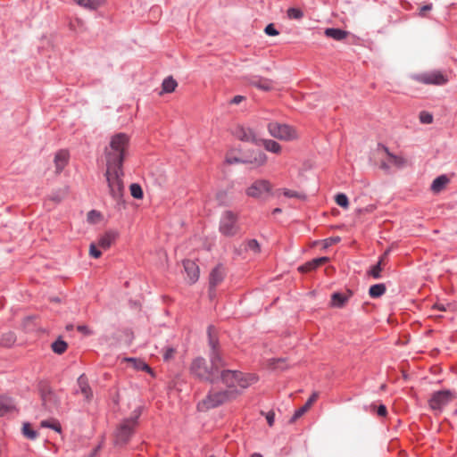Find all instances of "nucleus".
<instances>
[{
    "mask_svg": "<svg viewBox=\"0 0 457 457\" xmlns=\"http://www.w3.org/2000/svg\"><path fill=\"white\" fill-rule=\"evenodd\" d=\"M130 137L124 132H119L111 137L109 145L104 149L106 161L105 177L110 189V195L118 204L122 199L123 162L128 154Z\"/></svg>",
    "mask_w": 457,
    "mask_h": 457,
    "instance_id": "obj_1",
    "label": "nucleus"
},
{
    "mask_svg": "<svg viewBox=\"0 0 457 457\" xmlns=\"http://www.w3.org/2000/svg\"><path fill=\"white\" fill-rule=\"evenodd\" d=\"M226 365V362H211L209 366L204 357L198 356L193 359L189 371L193 377L201 381L215 384L219 381V370Z\"/></svg>",
    "mask_w": 457,
    "mask_h": 457,
    "instance_id": "obj_2",
    "label": "nucleus"
},
{
    "mask_svg": "<svg viewBox=\"0 0 457 457\" xmlns=\"http://www.w3.org/2000/svg\"><path fill=\"white\" fill-rule=\"evenodd\" d=\"M237 392L231 390L210 391L207 395L198 403L199 410L214 409L228 401L235 399Z\"/></svg>",
    "mask_w": 457,
    "mask_h": 457,
    "instance_id": "obj_3",
    "label": "nucleus"
},
{
    "mask_svg": "<svg viewBox=\"0 0 457 457\" xmlns=\"http://www.w3.org/2000/svg\"><path fill=\"white\" fill-rule=\"evenodd\" d=\"M219 231L225 237H234L240 232L238 216L230 210L224 211L220 218Z\"/></svg>",
    "mask_w": 457,
    "mask_h": 457,
    "instance_id": "obj_4",
    "label": "nucleus"
},
{
    "mask_svg": "<svg viewBox=\"0 0 457 457\" xmlns=\"http://www.w3.org/2000/svg\"><path fill=\"white\" fill-rule=\"evenodd\" d=\"M267 129L271 137L279 140L291 141L297 137L295 129L286 123L271 121L268 123Z\"/></svg>",
    "mask_w": 457,
    "mask_h": 457,
    "instance_id": "obj_5",
    "label": "nucleus"
},
{
    "mask_svg": "<svg viewBox=\"0 0 457 457\" xmlns=\"http://www.w3.org/2000/svg\"><path fill=\"white\" fill-rule=\"evenodd\" d=\"M245 195L258 200H266L272 195V186L267 179H256L245 189Z\"/></svg>",
    "mask_w": 457,
    "mask_h": 457,
    "instance_id": "obj_6",
    "label": "nucleus"
},
{
    "mask_svg": "<svg viewBox=\"0 0 457 457\" xmlns=\"http://www.w3.org/2000/svg\"><path fill=\"white\" fill-rule=\"evenodd\" d=\"M207 337H208V346L210 348L209 351V359L211 362H226L220 353V345L218 337V332L216 328L213 325H209L207 328Z\"/></svg>",
    "mask_w": 457,
    "mask_h": 457,
    "instance_id": "obj_7",
    "label": "nucleus"
},
{
    "mask_svg": "<svg viewBox=\"0 0 457 457\" xmlns=\"http://www.w3.org/2000/svg\"><path fill=\"white\" fill-rule=\"evenodd\" d=\"M454 398V393L449 389H443L434 392L429 400V408L436 412L441 413L444 408L449 404Z\"/></svg>",
    "mask_w": 457,
    "mask_h": 457,
    "instance_id": "obj_8",
    "label": "nucleus"
},
{
    "mask_svg": "<svg viewBox=\"0 0 457 457\" xmlns=\"http://www.w3.org/2000/svg\"><path fill=\"white\" fill-rule=\"evenodd\" d=\"M135 428L136 427L128 423V420H122L115 431V445L125 446L133 436Z\"/></svg>",
    "mask_w": 457,
    "mask_h": 457,
    "instance_id": "obj_9",
    "label": "nucleus"
},
{
    "mask_svg": "<svg viewBox=\"0 0 457 457\" xmlns=\"http://www.w3.org/2000/svg\"><path fill=\"white\" fill-rule=\"evenodd\" d=\"M232 134L236 138L243 142L252 143L256 145L260 143V137L256 135L254 130L244 125H237L232 130Z\"/></svg>",
    "mask_w": 457,
    "mask_h": 457,
    "instance_id": "obj_10",
    "label": "nucleus"
},
{
    "mask_svg": "<svg viewBox=\"0 0 457 457\" xmlns=\"http://www.w3.org/2000/svg\"><path fill=\"white\" fill-rule=\"evenodd\" d=\"M237 373L238 370H219V380L226 386L227 388L225 390H235L237 396L241 394V390L237 388Z\"/></svg>",
    "mask_w": 457,
    "mask_h": 457,
    "instance_id": "obj_11",
    "label": "nucleus"
},
{
    "mask_svg": "<svg viewBox=\"0 0 457 457\" xmlns=\"http://www.w3.org/2000/svg\"><path fill=\"white\" fill-rule=\"evenodd\" d=\"M413 79L426 85H445L447 79L440 71L425 72L413 75Z\"/></svg>",
    "mask_w": 457,
    "mask_h": 457,
    "instance_id": "obj_12",
    "label": "nucleus"
},
{
    "mask_svg": "<svg viewBox=\"0 0 457 457\" xmlns=\"http://www.w3.org/2000/svg\"><path fill=\"white\" fill-rule=\"evenodd\" d=\"M226 276L225 268L221 263L217 264L209 275V294H215L216 287L224 280Z\"/></svg>",
    "mask_w": 457,
    "mask_h": 457,
    "instance_id": "obj_13",
    "label": "nucleus"
},
{
    "mask_svg": "<svg viewBox=\"0 0 457 457\" xmlns=\"http://www.w3.org/2000/svg\"><path fill=\"white\" fill-rule=\"evenodd\" d=\"M244 159L250 161L251 162H245V164H251L255 168L263 166L268 160L267 154L259 150L249 151L247 154L244 155Z\"/></svg>",
    "mask_w": 457,
    "mask_h": 457,
    "instance_id": "obj_14",
    "label": "nucleus"
},
{
    "mask_svg": "<svg viewBox=\"0 0 457 457\" xmlns=\"http://www.w3.org/2000/svg\"><path fill=\"white\" fill-rule=\"evenodd\" d=\"M183 267L187 274L188 283L195 284L200 276V270L195 262L192 260H184Z\"/></svg>",
    "mask_w": 457,
    "mask_h": 457,
    "instance_id": "obj_15",
    "label": "nucleus"
},
{
    "mask_svg": "<svg viewBox=\"0 0 457 457\" xmlns=\"http://www.w3.org/2000/svg\"><path fill=\"white\" fill-rule=\"evenodd\" d=\"M77 384L79 389L76 390V394H82L87 402H90L93 398V391L88 384V379L85 374H81L78 379Z\"/></svg>",
    "mask_w": 457,
    "mask_h": 457,
    "instance_id": "obj_16",
    "label": "nucleus"
},
{
    "mask_svg": "<svg viewBox=\"0 0 457 457\" xmlns=\"http://www.w3.org/2000/svg\"><path fill=\"white\" fill-rule=\"evenodd\" d=\"M328 261H329V258L327 256L313 258L312 260L308 261L305 263H303V265L299 266L298 270L303 273L310 272V271L316 270L318 267L325 264Z\"/></svg>",
    "mask_w": 457,
    "mask_h": 457,
    "instance_id": "obj_17",
    "label": "nucleus"
},
{
    "mask_svg": "<svg viewBox=\"0 0 457 457\" xmlns=\"http://www.w3.org/2000/svg\"><path fill=\"white\" fill-rule=\"evenodd\" d=\"M70 154L67 150L61 149L59 150L54 159V162L55 165V172L60 174L65 168V166L69 162Z\"/></svg>",
    "mask_w": 457,
    "mask_h": 457,
    "instance_id": "obj_18",
    "label": "nucleus"
},
{
    "mask_svg": "<svg viewBox=\"0 0 457 457\" xmlns=\"http://www.w3.org/2000/svg\"><path fill=\"white\" fill-rule=\"evenodd\" d=\"M258 381V376L253 373H243L238 371L237 373V387L242 389H246L253 384Z\"/></svg>",
    "mask_w": 457,
    "mask_h": 457,
    "instance_id": "obj_19",
    "label": "nucleus"
},
{
    "mask_svg": "<svg viewBox=\"0 0 457 457\" xmlns=\"http://www.w3.org/2000/svg\"><path fill=\"white\" fill-rule=\"evenodd\" d=\"M352 295L353 292L351 290L347 291V295L340 292H334L331 295V305L336 308H342Z\"/></svg>",
    "mask_w": 457,
    "mask_h": 457,
    "instance_id": "obj_20",
    "label": "nucleus"
},
{
    "mask_svg": "<svg viewBox=\"0 0 457 457\" xmlns=\"http://www.w3.org/2000/svg\"><path fill=\"white\" fill-rule=\"evenodd\" d=\"M317 398H318V393L317 392L312 393V395L306 401V403L302 407H300L299 409L295 411L293 416L290 419V422H294L297 419L302 417L309 410L311 405L314 403V401H316Z\"/></svg>",
    "mask_w": 457,
    "mask_h": 457,
    "instance_id": "obj_21",
    "label": "nucleus"
},
{
    "mask_svg": "<svg viewBox=\"0 0 457 457\" xmlns=\"http://www.w3.org/2000/svg\"><path fill=\"white\" fill-rule=\"evenodd\" d=\"M118 233L114 230L106 231L104 235L100 236L97 241V245L106 250L108 249L112 244L115 241Z\"/></svg>",
    "mask_w": 457,
    "mask_h": 457,
    "instance_id": "obj_22",
    "label": "nucleus"
},
{
    "mask_svg": "<svg viewBox=\"0 0 457 457\" xmlns=\"http://www.w3.org/2000/svg\"><path fill=\"white\" fill-rule=\"evenodd\" d=\"M250 84L263 91H270L273 88L272 81L269 79H264L262 77L252 78Z\"/></svg>",
    "mask_w": 457,
    "mask_h": 457,
    "instance_id": "obj_23",
    "label": "nucleus"
},
{
    "mask_svg": "<svg viewBox=\"0 0 457 457\" xmlns=\"http://www.w3.org/2000/svg\"><path fill=\"white\" fill-rule=\"evenodd\" d=\"M17 340L16 334L13 331H6L0 336V346L4 348L12 347Z\"/></svg>",
    "mask_w": 457,
    "mask_h": 457,
    "instance_id": "obj_24",
    "label": "nucleus"
},
{
    "mask_svg": "<svg viewBox=\"0 0 457 457\" xmlns=\"http://www.w3.org/2000/svg\"><path fill=\"white\" fill-rule=\"evenodd\" d=\"M256 145H262L266 151L273 154H279L281 152V145L272 139H264L260 137V143L256 144Z\"/></svg>",
    "mask_w": 457,
    "mask_h": 457,
    "instance_id": "obj_25",
    "label": "nucleus"
},
{
    "mask_svg": "<svg viewBox=\"0 0 457 457\" xmlns=\"http://www.w3.org/2000/svg\"><path fill=\"white\" fill-rule=\"evenodd\" d=\"M15 409L13 400L10 397L0 396V417H3Z\"/></svg>",
    "mask_w": 457,
    "mask_h": 457,
    "instance_id": "obj_26",
    "label": "nucleus"
},
{
    "mask_svg": "<svg viewBox=\"0 0 457 457\" xmlns=\"http://www.w3.org/2000/svg\"><path fill=\"white\" fill-rule=\"evenodd\" d=\"M325 36L337 41H341L347 37L348 32L339 28H328L325 29Z\"/></svg>",
    "mask_w": 457,
    "mask_h": 457,
    "instance_id": "obj_27",
    "label": "nucleus"
},
{
    "mask_svg": "<svg viewBox=\"0 0 457 457\" xmlns=\"http://www.w3.org/2000/svg\"><path fill=\"white\" fill-rule=\"evenodd\" d=\"M449 182V179L446 175L443 174L437 176L431 184V190L435 193H438L445 188Z\"/></svg>",
    "mask_w": 457,
    "mask_h": 457,
    "instance_id": "obj_28",
    "label": "nucleus"
},
{
    "mask_svg": "<svg viewBox=\"0 0 457 457\" xmlns=\"http://www.w3.org/2000/svg\"><path fill=\"white\" fill-rule=\"evenodd\" d=\"M386 291V287L384 283L374 284L369 288V295L373 298H379L382 296Z\"/></svg>",
    "mask_w": 457,
    "mask_h": 457,
    "instance_id": "obj_29",
    "label": "nucleus"
},
{
    "mask_svg": "<svg viewBox=\"0 0 457 457\" xmlns=\"http://www.w3.org/2000/svg\"><path fill=\"white\" fill-rule=\"evenodd\" d=\"M384 265L382 264V258H378L376 264L370 267L367 270V275L370 276L374 279H379L382 278L381 272Z\"/></svg>",
    "mask_w": 457,
    "mask_h": 457,
    "instance_id": "obj_30",
    "label": "nucleus"
},
{
    "mask_svg": "<svg viewBox=\"0 0 457 457\" xmlns=\"http://www.w3.org/2000/svg\"><path fill=\"white\" fill-rule=\"evenodd\" d=\"M74 2L89 11H95L101 5V0H74Z\"/></svg>",
    "mask_w": 457,
    "mask_h": 457,
    "instance_id": "obj_31",
    "label": "nucleus"
},
{
    "mask_svg": "<svg viewBox=\"0 0 457 457\" xmlns=\"http://www.w3.org/2000/svg\"><path fill=\"white\" fill-rule=\"evenodd\" d=\"M178 86L177 81L169 76L165 78L162 83V88L163 93H172Z\"/></svg>",
    "mask_w": 457,
    "mask_h": 457,
    "instance_id": "obj_32",
    "label": "nucleus"
},
{
    "mask_svg": "<svg viewBox=\"0 0 457 457\" xmlns=\"http://www.w3.org/2000/svg\"><path fill=\"white\" fill-rule=\"evenodd\" d=\"M22 435L30 440H35L38 436V432L32 428L29 422H25L22 426Z\"/></svg>",
    "mask_w": 457,
    "mask_h": 457,
    "instance_id": "obj_33",
    "label": "nucleus"
},
{
    "mask_svg": "<svg viewBox=\"0 0 457 457\" xmlns=\"http://www.w3.org/2000/svg\"><path fill=\"white\" fill-rule=\"evenodd\" d=\"M68 347L67 343L62 340L61 337H58L54 342L52 344V350L54 353L57 354L63 353Z\"/></svg>",
    "mask_w": 457,
    "mask_h": 457,
    "instance_id": "obj_34",
    "label": "nucleus"
},
{
    "mask_svg": "<svg viewBox=\"0 0 457 457\" xmlns=\"http://www.w3.org/2000/svg\"><path fill=\"white\" fill-rule=\"evenodd\" d=\"M130 195L135 199H142L144 196L142 187L137 183H132L129 187Z\"/></svg>",
    "mask_w": 457,
    "mask_h": 457,
    "instance_id": "obj_35",
    "label": "nucleus"
},
{
    "mask_svg": "<svg viewBox=\"0 0 457 457\" xmlns=\"http://www.w3.org/2000/svg\"><path fill=\"white\" fill-rule=\"evenodd\" d=\"M287 17L290 20H301L303 17V12L300 8L290 7L287 11Z\"/></svg>",
    "mask_w": 457,
    "mask_h": 457,
    "instance_id": "obj_36",
    "label": "nucleus"
},
{
    "mask_svg": "<svg viewBox=\"0 0 457 457\" xmlns=\"http://www.w3.org/2000/svg\"><path fill=\"white\" fill-rule=\"evenodd\" d=\"M335 201L337 205H339L342 208H348L349 206V200L347 195L345 193H338L335 195Z\"/></svg>",
    "mask_w": 457,
    "mask_h": 457,
    "instance_id": "obj_37",
    "label": "nucleus"
},
{
    "mask_svg": "<svg viewBox=\"0 0 457 457\" xmlns=\"http://www.w3.org/2000/svg\"><path fill=\"white\" fill-rule=\"evenodd\" d=\"M141 413H142L141 408L138 407L134 410V411L132 412V415L129 418L124 419L123 420H128V423L136 427L137 425L138 419H139Z\"/></svg>",
    "mask_w": 457,
    "mask_h": 457,
    "instance_id": "obj_38",
    "label": "nucleus"
},
{
    "mask_svg": "<svg viewBox=\"0 0 457 457\" xmlns=\"http://www.w3.org/2000/svg\"><path fill=\"white\" fill-rule=\"evenodd\" d=\"M419 117H420V121L422 124H430L433 122V115L428 112H425V111L420 112Z\"/></svg>",
    "mask_w": 457,
    "mask_h": 457,
    "instance_id": "obj_39",
    "label": "nucleus"
},
{
    "mask_svg": "<svg viewBox=\"0 0 457 457\" xmlns=\"http://www.w3.org/2000/svg\"><path fill=\"white\" fill-rule=\"evenodd\" d=\"M370 408L374 411L376 410V412L379 417H386L387 415V408L384 403H380L378 406L372 403Z\"/></svg>",
    "mask_w": 457,
    "mask_h": 457,
    "instance_id": "obj_40",
    "label": "nucleus"
},
{
    "mask_svg": "<svg viewBox=\"0 0 457 457\" xmlns=\"http://www.w3.org/2000/svg\"><path fill=\"white\" fill-rule=\"evenodd\" d=\"M41 427L51 428L58 433H60L62 431V428L59 423H57V422L52 423L51 421L46 420L41 421Z\"/></svg>",
    "mask_w": 457,
    "mask_h": 457,
    "instance_id": "obj_41",
    "label": "nucleus"
},
{
    "mask_svg": "<svg viewBox=\"0 0 457 457\" xmlns=\"http://www.w3.org/2000/svg\"><path fill=\"white\" fill-rule=\"evenodd\" d=\"M246 249L253 253H259L261 251V246L256 239H250L247 241Z\"/></svg>",
    "mask_w": 457,
    "mask_h": 457,
    "instance_id": "obj_42",
    "label": "nucleus"
},
{
    "mask_svg": "<svg viewBox=\"0 0 457 457\" xmlns=\"http://www.w3.org/2000/svg\"><path fill=\"white\" fill-rule=\"evenodd\" d=\"M390 162L396 167L401 168L404 165L405 160L395 154H390Z\"/></svg>",
    "mask_w": 457,
    "mask_h": 457,
    "instance_id": "obj_43",
    "label": "nucleus"
},
{
    "mask_svg": "<svg viewBox=\"0 0 457 457\" xmlns=\"http://www.w3.org/2000/svg\"><path fill=\"white\" fill-rule=\"evenodd\" d=\"M226 162L231 165V164H237V163L245 164V162H251L244 159V156H242V157L233 156V157H227Z\"/></svg>",
    "mask_w": 457,
    "mask_h": 457,
    "instance_id": "obj_44",
    "label": "nucleus"
},
{
    "mask_svg": "<svg viewBox=\"0 0 457 457\" xmlns=\"http://www.w3.org/2000/svg\"><path fill=\"white\" fill-rule=\"evenodd\" d=\"M264 32L266 35L270 37H275L279 34L278 30L276 29L273 23L268 24L264 29Z\"/></svg>",
    "mask_w": 457,
    "mask_h": 457,
    "instance_id": "obj_45",
    "label": "nucleus"
},
{
    "mask_svg": "<svg viewBox=\"0 0 457 457\" xmlns=\"http://www.w3.org/2000/svg\"><path fill=\"white\" fill-rule=\"evenodd\" d=\"M89 254L91 257L97 259L102 255V252L96 246L95 244H91L89 247Z\"/></svg>",
    "mask_w": 457,
    "mask_h": 457,
    "instance_id": "obj_46",
    "label": "nucleus"
},
{
    "mask_svg": "<svg viewBox=\"0 0 457 457\" xmlns=\"http://www.w3.org/2000/svg\"><path fill=\"white\" fill-rule=\"evenodd\" d=\"M175 353V349L173 347H165L164 351H163V354H162V357H163V360L164 361H169L170 359H171L173 357V354Z\"/></svg>",
    "mask_w": 457,
    "mask_h": 457,
    "instance_id": "obj_47",
    "label": "nucleus"
},
{
    "mask_svg": "<svg viewBox=\"0 0 457 457\" xmlns=\"http://www.w3.org/2000/svg\"><path fill=\"white\" fill-rule=\"evenodd\" d=\"M285 360L282 359V358H278V359H272L271 360V365L273 366L274 369H281V370H284V366L280 365L282 363H284Z\"/></svg>",
    "mask_w": 457,
    "mask_h": 457,
    "instance_id": "obj_48",
    "label": "nucleus"
},
{
    "mask_svg": "<svg viewBox=\"0 0 457 457\" xmlns=\"http://www.w3.org/2000/svg\"><path fill=\"white\" fill-rule=\"evenodd\" d=\"M267 423L270 427H272L275 422V413L273 411H270L266 413Z\"/></svg>",
    "mask_w": 457,
    "mask_h": 457,
    "instance_id": "obj_49",
    "label": "nucleus"
},
{
    "mask_svg": "<svg viewBox=\"0 0 457 457\" xmlns=\"http://www.w3.org/2000/svg\"><path fill=\"white\" fill-rule=\"evenodd\" d=\"M283 194L285 196L289 197V198L299 197V194L296 191H293V190L287 189V188L284 189Z\"/></svg>",
    "mask_w": 457,
    "mask_h": 457,
    "instance_id": "obj_50",
    "label": "nucleus"
},
{
    "mask_svg": "<svg viewBox=\"0 0 457 457\" xmlns=\"http://www.w3.org/2000/svg\"><path fill=\"white\" fill-rule=\"evenodd\" d=\"M245 99V96H240V95H237V96H235L230 101L229 103L231 104H240L243 100Z\"/></svg>",
    "mask_w": 457,
    "mask_h": 457,
    "instance_id": "obj_51",
    "label": "nucleus"
},
{
    "mask_svg": "<svg viewBox=\"0 0 457 457\" xmlns=\"http://www.w3.org/2000/svg\"><path fill=\"white\" fill-rule=\"evenodd\" d=\"M77 329H78V331H79V332H81V333H83V334H85V335H89V334H91L90 329H89V328H88V327H87V326H86V325H79V326L77 327Z\"/></svg>",
    "mask_w": 457,
    "mask_h": 457,
    "instance_id": "obj_52",
    "label": "nucleus"
},
{
    "mask_svg": "<svg viewBox=\"0 0 457 457\" xmlns=\"http://www.w3.org/2000/svg\"><path fill=\"white\" fill-rule=\"evenodd\" d=\"M95 216L96 217H100V212L96 211V210H91L90 212H88L87 213V220L89 221H93Z\"/></svg>",
    "mask_w": 457,
    "mask_h": 457,
    "instance_id": "obj_53",
    "label": "nucleus"
},
{
    "mask_svg": "<svg viewBox=\"0 0 457 457\" xmlns=\"http://www.w3.org/2000/svg\"><path fill=\"white\" fill-rule=\"evenodd\" d=\"M432 4H428L423 5L420 10V15L423 16L425 12L430 11L432 9Z\"/></svg>",
    "mask_w": 457,
    "mask_h": 457,
    "instance_id": "obj_54",
    "label": "nucleus"
},
{
    "mask_svg": "<svg viewBox=\"0 0 457 457\" xmlns=\"http://www.w3.org/2000/svg\"><path fill=\"white\" fill-rule=\"evenodd\" d=\"M138 368H139L140 370H142L146 371L147 373H152V372H153V370H152L151 367H150L148 364H146L145 362H142V363H141V366H140V367H138Z\"/></svg>",
    "mask_w": 457,
    "mask_h": 457,
    "instance_id": "obj_55",
    "label": "nucleus"
},
{
    "mask_svg": "<svg viewBox=\"0 0 457 457\" xmlns=\"http://www.w3.org/2000/svg\"><path fill=\"white\" fill-rule=\"evenodd\" d=\"M102 448V444H99L98 445H96L93 450L92 452L88 454L89 456L91 457H96V455L97 454V453L99 452V450Z\"/></svg>",
    "mask_w": 457,
    "mask_h": 457,
    "instance_id": "obj_56",
    "label": "nucleus"
},
{
    "mask_svg": "<svg viewBox=\"0 0 457 457\" xmlns=\"http://www.w3.org/2000/svg\"><path fill=\"white\" fill-rule=\"evenodd\" d=\"M340 240H341V238L339 237H330V238H328L326 240L328 242L326 245H328L333 244V243H337Z\"/></svg>",
    "mask_w": 457,
    "mask_h": 457,
    "instance_id": "obj_57",
    "label": "nucleus"
},
{
    "mask_svg": "<svg viewBox=\"0 0 457 457\" xmlns=\"http://www.w3.org/2000/svg\"><path fill=\"white\" fill-rule=\"evenodd\" d=\"M391 252L390 248H387L380 256L379 258H382V264L384 265L385 259L389 255Z\"/></svg>",
    "mask_w": 457,
    "mask_h": 457,
    "instance_id": "obj_58",
    "label": "nucleus"
},
{
    "mask_svg": "<svg viewBox=\"0 0 457 457\" xmlns=\"http://www.w3.org/2000/svg\"><path fill=\"white\" fill-rule=\"evenodd\" d=\"M50 198H51V200H53L54 202H56V203H59L62 200V196H60L58 194H54V193L52 194Z\"/></svg>",
    "mask_w": 457,
    "mask_h": 457,
    "instance_id": "obj_59",
    "label": "nucleus"
},
{
    "mask_svg": "<svg viewBox=\"0 0 457 457\" xmlns=\"http://www.w3.org/2000/svg\"><path fill=\"white\" fill-rule=\"evenodd\" d=\"M378 146L381 147L385 153L387 154V156L390 158V154H394L393 153H391L388 149L387 146L384 145H381V144H378Z\"/></svg>",
    "mask_w": 457,
    "mask_h": 457,
    "instance_id": "obj_60",
    "label": "nucleus"
},
{
    "mask_svg": "<svg viewBox=\"0 0 457 457\" xmlns=\"http://www.w3.org/2000/svg\"><path fill=\"white\" fill-rule=\"evenodd\" d=\"M381 168L385 170H387L389 169V165L386 162H382Z\"/></svg>",
    "mask_w": 457,
    "mask_h": 457,
    "instance_id": "obj_61",
    "label": "nucleus"
},
{
    "mask_svg": "<svg viewBox=\"0 0 457 457\" xmlns=\"http://www.w3.org/2000/svg\"><path fill=\"white\" fill-rule=\"evenodd\" d=\"M282 212V210L280 208H275L273 211H272V213L273 214H277V213H280Z\"/></svg>",
    "mask_w": 457,
    "mask_h": 457,
    "instance_id": "obj_62",
    "label": "nucleus"
},
{
    "mask_svg": "<svg viewBox=\"0 0 457 457\" xmlns=\"http://www.w3.org/2000/svg\"><path fill=\"white\" fill-rule=\"evenodd\" d=\"M251 457H263V456L259 453H254L251 455Z\"/></svg>",
    "mask_w": 457,
    "mask_h": 457,
    "instance_id": "obj_63",
    "label": "nucleus"
},
{
    "mask_svg": "<svg viewBox=\"0 0 457 457\" xmlns=\"http://www.w3.org/2000/svg\"><path fill=\"white\" fill-rule=\"evenodd\" d=\"M436 306H437V308H438L439 310H441V311H445V310L442 305H441V306L436 305Z\"/></svg>",
    "mask_w": 457,
    "mask_h": 457,
    "instance_id": "obj_64",
    "label": "nucleus"
}]
</instances>
